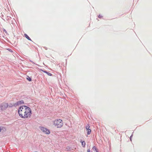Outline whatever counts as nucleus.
<instances>
[{
	"label": "nucleus",
	"instance_id": "obj_1",
	"mask_svg": "<svg viewBox=\"0 0 152 152\" xmlns=\"http://www.w3.org/2000/svg\"><path fill=\"white\" fill-rule=\"evenodd\" d=\"M18 113L22 118H27L30 117L32 113L30 108L26 106H21L18 109Z\"/></svg>",
	"mask_w": 152,
	"mask_h": 152
},
{
	"label": "nucleus",
	"instance_id": "obj_3",
	"mask_svg": "<svg viewBox=\"0 0 152 152\" xmlns=\"http://www.w3.org/2000/svg\"><path fill=\"white\" fill-rule=\"evenodd\" d=\"M40 129L43 132L47 134H49L50 133V132L48 129L43 127H40Z\"/></svg>",
	"mask_w": 152,
	"mask_h": 152
},
{
	"label": "nucleus",
	"instance_id": "obj_10",
	"mask_svg": "<svg viewBox=\"0 0 152 152\" xmlns=\"http://www.w3.org/2000/svg\"><path fill=\"white\" fill-rule=\"evenodd\" d=\"M18 103L19 104H24V102L23 100L20 101L18 102Z\"/></svg>",
	"mask_w": 152,
	"mask_h": 152
},
{
	"label": "nucleus",
	"instance_id": "obj_8",
	"mask_svg": "<svg viewBox=\"0 0 152 152\" xmlns=\"http://www.w3.org/2000/svg\"><path fill=\"white\" fill-rule=\"evenodd\" d=\"M82 145L84 147L86 145V143L84 141H83L82 142Z\"/></svg>",
	"mask_w": 152,
	"mask_h": 152
},
{
	"label": "nucleus",
	"instance_id": "obj_12",
	"mask_svg": "<svg viewBox=\"0 0 152 152\" xmlns=\"http://www.w3.org/2000/svg\"><path fill=\"white\" fill-rule=\"evenodd\" d=\"M99 18H102V15H99V16H98Z\"/></svg>",
	"mask_w": 152,
	"mask_h": 152
},
{
	"label": "nucleus",
	"instance_id": "obj_13",
	"mask_svg": "<svg viewBox=\"0 0 152 152\" xmlns=\"http://www.w3.org/2000/svg\"><path fill=\"white\" fill-rule=\"evenodd\" d=\"M87 152H90V150L89 149L88 150Z\"/></svg>",
	"mask_w": 152,
	"mask_h": 152
},
{
	"label": "nucleus",
	"instance_id": "obj_5",
	"mask_svg": "<svg viewBox=\"0 0 152 152\" xmlns=\"http://www.w3.org/2000/svg\"><path fill=\"white\" fill-rule=\"evenodd\" d=\"M90 126L89 125H87L86 126V129L87 131V134L89 135L91 133V130L90 129Z\"/></svg>",
	"mask_w": 152,
	"mask_h": 152
},
{
	"label": "nucleus",
	"instance_id": "obj_4",
	"mask_svg": "<svg viewBox=\"0 0 152 152\" xmlns=\"http://www.w3.org/2000/svg\"><path fill=\"white\" fill-rule=\"evenodd\" d=\"M8 107V104L6 103H3L0 105V108L1 110H5Z\"/></svg>",
	"mask_w": 152,
	"mask_h": 152
},
{
	"label": "nucleus",
	"instance_id": "obj_11",
	"mask_svg": "<svg viewBox=\"0 0 152 152\" xmlns=\"http://www.w3.org/2000/svg\"><path fill=\"white\" fill-rule=\"evenodd\" d=\"M93 149H95L96 150V152H98L97 150H96V148L95 146H94L93 148Z\"/></svg>",
	"mask_w": 152,
	"mask_h": 152
},
{
	"label": "nucleus",
	"instance_id": "obj_7",
	"mask_svg": "<svg viewBox=\"0 0 152 152\" xmlns=\"http://www.w3.org/2000/svg\"><path fill=\"white\" fill-rule=\"evenodd\" d=\"M42 71L43 72H44L46 73L48 75L50 76H51L52 75V74L51 73H50L48 72H47L46 71H44L43 70H42Z\"/></svg>",
	"mask_w": 152,
	"mask_h": 152
},
{
	"label": "nucleus",
	"instance_id": "obj_2",
	"mask_svg": "<svg viewBox=\"0 0 152 152\" xmlns=\"http://www.w3.org/2000/svg\"><path fill=\"white\" fill-rule=\"evenodd\" d=\"M53 124L57 128H61L63 126V123L62 120L58 119L54 121Z\"/></svg>",
	"mask_w": 152,
	"mask_h": 152
},
{
	"label": "nucleus",
	"instance_id": "obj_6",
	"mask_svg": "<svg viewBox=\"0 0 152 152\" xmlns=\"http://www.w3.org/2000/svg\"><path fill=\"white\" fill-rule=\"evenodd\" d=\"M24 36L28 40L31 41L30 38L28 36V35L27 34H24Z\"/></svg>",
	"mask_w": 152,
	"mask_h": 152
},
{
	"label": "nucleus",
	"instance_id": "obj_14",
	"mask_svg": "<svg viewBox=\"0 0 152 152\" xmlns=\"http://www.w3.org/2000/svg\"><path fill=\"white\" fill-rule=\"evenodd\" d=\"M7 50H10V49H8Z\"/></svg>",
	"mask_w": 152,
	"mask_h": 152
},
{
	"label": "nucleus",
	"instance_id": "obj_9",
	"mask_svg": "<svg viewBox=\"0 0 152 152\" xmlns=\"http://www.w3.org/2000/svg\"><path fill=\"white\" fill-rule=\"evenodd\" d=\"M26 78L29 81H31V78H30L29 76H28Z\"/></svg>",
	"mask_w": 152,
	"mask_h": 152
}]
</instances>
